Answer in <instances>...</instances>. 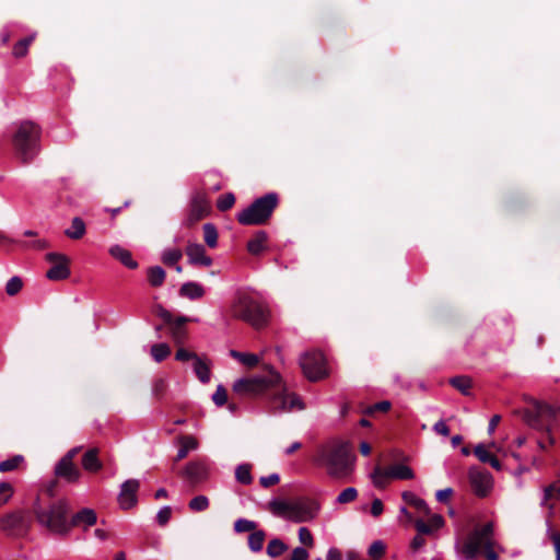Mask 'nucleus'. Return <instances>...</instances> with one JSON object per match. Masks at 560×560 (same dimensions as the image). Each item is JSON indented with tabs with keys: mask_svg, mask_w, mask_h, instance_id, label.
Returning a JSON list of instances; mask_svg holds the SVG:
<instances>
[{
	"mask_svg": "<svg viewBox=\"0 0 560 560\" xmlns=\"http://www.w3.org/2000/svg\"><path fill=\"white\" fill-rule=\"evenodd\" d=\"M474 454L481 463H488L490 458L493 456L486 450V446L481 443L475 446Z\"/></svg>",
	"mask_w": 560,
	"mask_h": 560,
	"instance_id": "49",
	"label": "nucleus"
},
{
	"mask_svg": "<svg viewBox=\"0 0 560 560\" xmlns=\"http://www.w3.org/2000/svg\"><path fill=\"white\" fill-rule=\"evenodd\" d=\"M182 475L191 483L203 482L210 475V462L207 458L191 460L185 466Z\"/></svg>",
	"mask_w": 560,
	"mask_h": 560,
	"instance_id": "14",
	"label": "nucleus"
},
{
	"mask_svg": "<svg viewBox=\"0 0 560 560\" xmlns=\"http://www.w3.org/2000/svg\"><path fill=\"white\" fill-rule=\"evenodd\" d=\"M85 223L84 221L75 217L72 219L71 226L65 231V234L72 240H79L85 234Z\"/></svg>",
	"mask_w": 560,
	"mask_h": 560,
	"instance_id": "30",
	"label": "nucleus"
},
{
	"mask_svg": "<svg viewBox=\"0 0 560 560\" xmlns=\"http://www.w3.org/2000/svg\"><path fill=\"white\" fill-rule=\"evenodd\" d=\"M271 408L277 412H289L295 409L303 410L305 406L296 394L279 387L271 398Z\"/></svg>",
	"mask_w": 560,
	"mask_h": 560,
	"instance_id": "11",
	"label": "nucleus"
},
{
	"mask_svg": "<svg viewBox=\"0 0 560 560\" xmlns=\"http://www.w3.org/2000/svg\"><path fill=\"white\" fill-rule=\"evenodd\" d=\"M389 408H390V402L388 400H383V401L376 402L372 407H370L369 412H374V411L385 412V411L389 410Z\"/></svg>",
	"mask_w": 560,
	"mask_h": 560,
	"instance_id": "61",
	"label": "nucleus"
},
{
	"mask_svg": "<svg viewBox=\"0 0 560 560\" xmlns=\"http://www.w3.org/2000/svg\"><path fill=\"white\" fill-rule=\"evenodd\" d=\"M453 493L452 488L441 489L436 492L435 497L439 502H446L450 495Z\"/></svg>",
	"mask_w": 560,
	"mask_h": 560,
	"instance_id": "64",
	"label": "nucleus"
},
{
	"mask_svg": "<svg viewBox=\"0 0 560 560\" xmlns=\"http://www.w3.org/2000/svg\"><path fill=\"white\" fill-rule=\"evenodd\" d=\"M27 49H28V48L25 46V44H24V43H22V40H19V42L13 46V50H12V52H13V55H14L15 57H23V56H25V55H26Z\"/></svg>",
	"mask_w": 560,
	"mask_h": 560,
	"instance_id": "62",
	"label": "nucleus"
},
{
	"mask_svg": "<svg viewBox=\"0 0 560 560\" xmlns=\"http://www.w3.org/2000/svg\"><path fill=\"white\" fill-rule=\"evenodd\" d=\"M209 504H210L209 499L206 495L200 494V495L194 497L189 501L188 506L194 512H202L209 508Z\"/></svg>",
	"mask_w": 560,
	"mask_h": 560,
	"instance_id": "41",
	"label": "nucleus"
},
{
	"mask_svg": "<svg viewBox=\"0 0 560 560\" xmlns=\"http://www.w3.org/2000/svg\"><path fill=\"white\" fill-rule=\"evenodd\" d=\"M23 462H24V457L22 455H15L9 459L2 460V462H0V472L13 471Z\"/></svg>",
	"mask_w": 560,
	"mask_h": 560,
	"instance_id": "42",
	"label": "nucleus"
},
{
	"mask_svg": "<svg viewBox=\"0 0 560 560\" xmlns=\"http://www.w3.org/2000/svg\"><path fill=\"white\" fill-rule=\"evenodd\" d=\"M198 357H199L198 354H196L195 352H190L185 348H178V350L175 353V359L177 361H182V362L189 361V360H191L194 362L195 358H198Z\"/></svg>",
	"mask_w": 560,
	"mask_h": 560,
	"instance_id": "53",
	"label": "nucleus"
},
{
	"mask_svg": "<svg viewBox=\"0 0 560 560\" xmlns=\"http://www.w3.org/2000/svg\"><path fill=\"white\" fill-rule=\"evenodd\" d=\"M165 271L160 266L148 269V280L152 287H161L165 280Z\"/></svg>",
	"mask_w": 560,
	"mask_h": 560,
	"instance_id": "35",
	"label": "nucleus"
},
{
	"mask_svg": "<svg viewBox=\"0 0 560 560\" xmlns=\"http://www.w3.org/2000/svg\"><path fill=\"white\" fill-rule=\"evenodd\" d=\"M192 369L201 383L207 384L210 382L211 372L209 361L201 357L195 358V361L192 362Z\"/></svg>",
	"mask_w": 560,
	"mask_h": 560,
	"instance_id": "23",
	"label": "nucleus"
},
{
	"mask_svg": "<svg viewBox=\"0 0 560 560\" xmlns=\"http://www.w3.org/2000/svg\"><path fill=\"white\" fill-rule=\"evenodd\" d=\"M402 499L410 505L415 506L418 511L424 513L425 515L430 514V509L427 504V502L415 495L412 492H404Z\"/></svg>",
	"mask_w": 560,
	"mask_h": 560,
	"instance_id": "32",
	"label": "nucleus"
},
{
	"mask_svg": "<svg viewBox=\"0 0 560 560\" xmlns=\"http://www.w3.org/2000/svg\"><path fill=\"white\" fill-rule=\"evenodd\" d=\"M140 488L138 479H128L120 486L118 494L119 506L124 510H129L137 504V492Z\"/></svg>",
	"mask_w": 560,
	"mask_h": 560,
	"instance_id": "16",
	"label": "nucleus"
},
{
	"mask_svg": "<svg viewBox=\"0 0 560 560\" xmlns=\"http://www.w3.org/2000/svg\"><path fill=\"white\" fill-rule=\"evenodd\" d=\"M265 532L255 530L248 536V547L253 552H259L262 550L265 541Z\"/></svg>",
	"mask_w": 560,
	"mask_h": 560,
	"instance_id": "36",
	"label": "nucleus"
},
{
	"mask_svg": "<svg viewBox=\"0 0 560 560\" xmlns=\"http://www.w3.org/2000/svg\"><path fill=\"white\" fill-rule=\"evenodd\" d=\"M235 196L232 192L221 195L217 200V207L220 211H226L233 207Z\"/></svg>",
	"mask_w": 560,
	"mask_h": 560,
	"instance_id": "44",
	"label": "nucleus"
},
{
	"mask_svg": "<svg viewBox=\"0 0 560 560\" xmlns=\"http://www.w3.org/2000/svg\"><path fill=\"white\" fill-rule=\"evenodd\" d=\"M69 502L66 499L57 500L48 508H42L38 502L34 506V513L38 524L47 528L51 534L66 536L70 533L68 514Z\"/></svg>",
	"mask_w": 560,
	"mask_h": 560,
	"instance_id": "3",
	"label": "nucleus"
},
{
	"mask_svg": "<svg viewBox=\"0 0 560 560\" xmlns=\"http://www.w3.org/2000/svg\"><path fill=\"white\" fill-rule=\"evenodd\" d=\"M46 259L52 264L47 270L46 277L52 281L65 280L70 276V260L65 254L48 253Z\"/></svg>",
	"mask_w": 560,
	"mask_h": 560,
	"instance_id": "13",
	"label": "nucleus"
},
{
	"mask_svg": "<svg viewBox=\"0 0 560 560\" xmlns=\"http://www.w3.org/2000/svg\"><path fill=\"white\" fill-rule=\"evenodd\" d=\"M179 294L189 300H198L205 295V289L198 282L188 281L180 287Z\"/></svg>",
	"mask_w": 560,
	"mask_h": 560,
	"instance_id": "25",
	"label": "nucleus"
},
{
	"mask_svg": "<svg viewBox=\"0 0 560 560\" xmlns=\"http://www.w3.org/2000/svg\"><path fill=\"white\" fill-rule=\"evenodd\" d=\"M372 481L375 487L384 488L387 483L389 477V469H382L381 467H376L371 474Z\"/></svg>",
	"mask_w": 560,
	"mask_h": 560,
	"instance_id": "38",
	"label": "nucleus"
},
{
	"mask_svg": "<svg viewBox=\"0 0 560 560\" xmlns=\"http://www.w3.org/2000/svg\"><path fill=\"white\" fill-rule=\"evenodd\" d=\"M268 235L265 231H258L255 233L252 240L247 243V250L252 255H259L265 249Z\"/></svg>",
	"mask_w": 560,
	"mask_h": 560,
	"instance_id": "28",
	"label": "nucleus"
},
{
	"mask_svg": "<svg viewBox=\"0 0 560 560\" xmlns=\"http://www.w3.org/2000/svg\"><path fill=\"white\" fill-rule=\"evenodd\" d=\"M468 478L472 491L477 497L485 498L490 493L493 487V478L490 472L477 467H471L468 472Z\"/></svg>",
	"mask_w": 560,
	"mask_h": 560,
	"instance_id": "12",
	"label": "nucleus"
},
{
	"mask_svg": "<svg viewBox=\"0 0 560 560\" xmlns=\"http://www.w3.org/2000/svg\"><path fill=\"white\" fill-rule=\"evenodd\" d=\"M256 528V523L246 518H238L234 523V530L236 533L252 532Z\"/></svg>",
	"mask_w": 560,
	"mask_h": 560,
	"instance_id": "45",
	"label": "nucleus"
},
{
	"mask_svg": "<svg viewBox=\"0 0 560 560\" xmlns=\"http://www.w3.org/2000/svg\"><path fill=\"white\" fill-rule=\"evenodd\" d=\"M22 280L21 278L14 276L9 279L5 285V292L8 295H15L22 289Z\"/></svg>",
	"mask_w": 560,
	"mask_h": 560,
	"instance_id": "46",
	"label": "nucleus"
},
{
	"mask_svg": "<svg viewBox=\"0 0 560 560\" xmlns=\"http://www.w3.org/2000/svg\"><path fill=\"white\" fill-rule=\"evenodd\" d=\"M13 494V487L9 482H0V506L8 502Z\"/></svg>",
	"mask_w": 560,
	"mask_h": 560,
	"instance_id": "48",
	"label": "nucleus"
},
{
	"mask_svg": "<svg viewBox=\"0 0 560 560\" xmlns=\"http://www.w3.org/2000/svg\"><path fill=\"white\" fill-rule=\"evenodd\" d=\"M299 540L304 546L312 547L314 545V539L312 533L306 527H300L299 529Z\"/></svg>",
	"mask_w": 560,
	"mask_h": 560,
	"instance_id": "52",
	"label": "nucleus"
},
{
	"mask_svg": "<svg viewBox=\"0 0 560 560\" xmlns=\"http://www.w3.org/2000/svg\"><path fill=\"white\" fill-rule=\"evenodd\" d=\"M277 205L278 195L276 192L266 194L237 213V221L243 225L262 224L271 217Z\"/></svg>",
	"mask_w": 560,
	"mask_h": 560,
	"instance_id": "6",
	"label": "nucleus"
},
{
	"mask_svg": "<svg viewBox=\"0 0 560 560\" xmlns=\"http://www.w3.org/2000/svg\"><path fill=\"white\" fill-rule=\"evenodd\" d=\"M158 315L163 319V322L165 324H167L168 326L175 320V318H173L172 314L163 308V307H159L158 310Z\"/></svg>",
	"mask_w": 560,
	"mask_h": 560,
	"instance_id": "63",
	"label": "nucleus"
},
{
	"mask_svg": "<svg viewBox=\"0 0 560 560\" xmlns=\"http://www.w3.org/2000/svg\"><path fill=\"white\" fill-rule=\"evenodd\" d=\"M109 254L127 268L136 269L138 267V262L132 259L131 253L120 245L112 246L109 248Z\"/></svg>",
	"mask_w": 560,
	"mask_h": 560,
	"instance_id": "22",
	"label": "nucleus"
},
{
	"mask_svg": "<svg viewBox=\"0 0 560 560\" xmlns=\"http://www.w3.org/2000/svg\"><path fill=\"white\" fill-rule=\"evenodd\" d=\"M180 447L177 451L175 460L184 459L190 451H196L198 448V441L190 435H186L180 438L179 440Z\"/></svg>",
	"mask_w": 560,
	"mask_h": 560,
	"instance_id": "27",
	"label": "nucleus"
},
{
	"mask_svg": "<svg viewBox=\"0 0 560 560\" xmlns=\"http://www.w3.org/2000/svg\"><path fill=\"white\" fill-rule=\"evenodd\" d=\"M150 353L153 360L160 363L171 354V347L165 342L155 343L151 347Z\"/></svg>",
	"mask_w": 560,
	"mask_h": 560,
	"instance_id": "33",
	"label": "nucleus"
},
{
	"mask_svg": "<svg viewBox=\"0 0 560 560\" xmlns=\"http://www.w3.org/2000/svg\"><path fill=\"white\" fill-rule=\"evenodd\" d=\"M308 551L304 547H296L292 550L291 560H306Z\"/></svg>",
	"mask_w": 560,
	"mask_h": 560,
	"instance_id": "56",
	"label": "nucleus"
},
{
	"mask_svg": "<svg viewBox=\"0 0 560 560\" xmlns=\"http://www.w3.org/2000/svg\"><path fill=\"white\" fill-rule=\"evenodd\" d=\"M55 476L68 483H75L81 477L80 469L71 460L60 458L54 469Z\"/></svg>",
	"mask_w": 560,
	"mask_h": 560,
	"instance_id": "17",
	"label": "nucleus"
},
{
	"mask_svg": "<svg viewBox=\"0 0 560 560\" xmlns=\"http://www.w3.org/2000/svg\"><path fill=\"white\" fill-rule=\"evenodd\" d=\"M279 480H280V476L275 472V474H270L268 476H262L259 479V482L262 487L268 488L270 486L278 483Z\"/></svg>",
	"mask_w": 560,
	"mask_h": 560,
	"instance_id": "54",
	"label": "nucleus"
},
{
	"mask_svg": "<svg viewBox=\"0 0 560 560\" xmlns=\"http://www.w3.org/2000/svg\"><path fill=\"white\" fill-rule=\"evenodd\" d=\"M172 516V509L168 505L161 508L156 514V521L161 526H164L168 523Z\"/></svg>",
	"mask_w": 560,
	"mask_h": 560,
	"instance_id": "50",
	"label": "nucleus"
},
{
	"mask_svg": "<svg viewBox=\"0 0 560 560\" xmlns=\"http://www.w3.org/2000/svg\"><path fill=\"white\" fill-rule=\"evenodd\" d=\"M212 400L218 407L225 405L228 400V394L223 385H218L217 390L212 395Z\"/></svg>",
	"mask_w": 560,
	"mask_h": 560,
	"instance_id": "47",
	"label": "nucleus"
},
{
	"mask_svg": "<svg viewBox=\"0 0 560 560\" xmlns=\"http://www.w3.org/2000/svg\"><path fill=\"white\" fill-rule=\"evenodd\" d=\"M429 523L431 527H433V530H438L444 525V518L440 514H434L430 517Z\"/></svg>",
	"mask_w": 560,
	"mask_h": 560,
	"instance_id": "60",
	"label": "nucleus"
},
{
	"mask_svg": "<svg viewBox=\"0 0 560 560\" xmlns=\"http://www.w3.org/2000/svg\"><path fill=\"white\" fill-rule=\"evenodd\" d=\"M0 528L9 535L20 536L26 533L28 522L22 512H12L0 520Z\"/></svg>",
	"mask_w": 560,
	"mask_h": 560,
	"instance_id": "15",
	"label": "nucleus"
},
{
	"mask_svg": "<svg viewBox=\"0 0 560 560\" xmlns=\"http://www.w3.org/2000/svg\"><path fill=\"white\" fill-rule=\"evenodd\" d=\"M235 478L242 485H249L253 481L250 466L247 464L238 465L235 469Z\"/></svg>",
	"mask_w": 560,
	"mask_h": 560,
	"instance_id": "40",
	"label": "nucleus"
},
{
	"mask_svg": "<svg viewBox=\"0 0 560 560\" xmlns=\"http://www.w3.org/2000/svg\"><path fill=\"white\" fill-rule=\"evenodd\" d=\"M232 315L250 324L255 328H260L267 324L268 308L256 296L247 292H238L231 306Z\"/></svg>",
	"mask_w": 560,
	"mask_h": 560,
	"instance_id": "4",
	"label": "nucleus"
},
{
	"mask_svg": "<svg viewBox=\"0 0 560 560\" xmlns=\"http://www.w3.org/2000/svg\"><path fill=\"white\" fill-rule=\"evenodd\" d=\"M15 132L12 137L13 145L23 164L31 163L39 152V127L28 120L15 124Z\"/></svg>",
	"mask_w": 560,
	"mask_h": 560,
	"instance_id": "5",
	"label": "nucleus"
},
{
	"mask_svg": "<svg viewBox=\"0 0 560 560\" xmlns=\"http://www.w3.org/2000/svg\"><path fill=\"white\" fill-rule=\"evenodd\" d=\"M384 506L383 502L380 499H374L371 504V514L375 517L380 516L383 513Z\"/></svg>",
	"mask_w": 560,
	"mask_h": 560,
	"instance_id": "59",
	"label": "nucleus"
},
{
	"mask_svg": "<svg viewBox=\"0 0 560 560\" xmlns=\"http://www.w3.org/2000/svg\"><path fill=\"white\" fill-rule=\"evenodd\" d=\"M388 469L392 479L410 480L415 477L412 469L404 464L393 465Z\"/></svg>",
	"mask_w": 560,
	"mask_h": 560,
	"instance_id": "29",
	"label": "nucleus"
},
{
	"mask_svg": "<svg viewBox=\"0 0 560 560\" xmlns=\"http://www.w3.org/2000/svg\"><path fill=\"white\" fill-rule=\"evenodd\" d=\"M280 385V374L276 372L272 368H269L268 376L238 378L234 382L233 389L240 395H258Z\"/></svg>",
	"mask_w": 560,
	"mask_h": 560,
	"instance_id": "9",
	"label": "nucleus"
},
{
	"mask_svg": "<svg viewBox=\"0 0 560 560\" xmlns=\"http://www.w3.org/2000/svg\"><path fill=\"white\" fill-rule=\"evenodd\" d=\"M271 513L293 523H306L317 517L320 504L310 498L295 500L273 499L269 502Z\"/></svg>",
	"mask_w": 560,
	"mask_h": 560,
	"instance_id": "2",
	"label": "nucleus"
},
{
	"mask_svg": "<svg viewBox=\"0 0 560 560\" xmlns=\"http://www.w3.org/2000/svg\"><path fill=\"white\" fill-rule=\"evenodd\" d=\"M557 491L560 494V487H557L556 485H550L544 489V497L541 500V505H546L547 501L551 498L552 492Z\"/></svg>",
	"mask_w": 560,
	"mask_h": 560,
	"instance_id": "58",
	"label": "nucleus"
},
{
	"mask_svg": "<svg viewBox=\"0 0 560 560\" xmlns=\"http://www.w3.org/2000/svg\"><path fill=\"white\" fill-rule=\"evenodd\" d=\"M202 230L205 243L210 248H215L218 246V230L215 225L212 223H206L203 224Z\"/></svg>",
	"mask_w": 560,
	"mask_h": 560,
	"instance_id": "34",
	"label": "nucleus"
},
{
	"mask_svg": "<svg viewBox=\"0 0 560 560\" xmlns=\"http://www.w3.org/2000/svg\"><path fill=\"white\" fill-rule=\"evenodd\" d=\"M433 431L438 434H441L443 436H447L450 434V429L444 420H439L433 425Z\"/></svg>",
	"mask_w": 560,
	"mask_h": 560,
	"instance_id": "57",
	"label": "nucleus"
},
{
	"mask_svg": "<svg viewBox=\"0 0 560 560\" xmlns=\"http://www.w3.org/2000/svg\"><path fill=\"white\" fill-rule=\"evenodd\" d=\"M494 541L493 525L487 523L480 527H476L467 537L465 544L460 548V556L463 560H475L477 556L486 547Z\"/></svg>",
	"mask_w": 560,
	"mask_h": 560,
	"instance_id": "8",
	"label": "nucleus"
},
{
	"mask_svg": "<svg viewBox=\"0 0 560 560\" xmlns=\"http://www.w3.org/2000/svg\"><path fill=\"white\" fill-rule=\"evenodd\" d=\"M230 355L232 358L236 359L237 361H240L242 364L248 366V368L256 366L259 363V361H260V358L257 354L247 353V352H240V351H236V350H231L230 351Z\"/></svg>",
	"mask_w": 560,
	"mask_h": 560,
	"instance_id": "31",
	"label": "nucleus"
},
{
	"mask_svg": "<svg viewBox=\"0 0 560 560\" xmlns=\"http://www.w3.org/2000/svg\"><path fill=\"white\" fill-rule=\"evenodd\" d=\"M188 322H199L198 318L179 316L170 325V334L176 345H183L187 337L185 324Z\"/></svg>",
	"mask_w": 560,
	"mask_h": 560,
	"instance_id": "21",
	"label": "nucleus"
},
{
	"mask_svg": "<svg viewBox=\"0 0 560 560\" xmlns=\"http://www.w3.org/2000/svg\"><path fill=\"white\" fill-rule=\"evenodd\" d=\"M82 467L91 472H96L102 468V463L97 456V450L91 448L82 457Z\"/></svg>",
	"mask_w": 560,
	"mask_h": 560,
	"instance_id": "26",
	"label": "nucleus"
},
{
	"mask_svg": "<svg viewBox=\"0 0 560 560\" xmlns=\"http://www.w3.org/2000/svg\"><path fill=\"white\" fill-rule=\"evenodd\" d=\"M358 498V490L354 487L343 489L336 498V503L347 504L353 502Z\"/></svg>",
	"mask_w": 560,
	"mask_h": 560,
	"instance_id": "43",
	"label": "nucleus"
},
{
	"mask_svg": "<svg viewBox=\"0 0 560 560\" xmlns=\"http://www.w3.org/2000/svg\"><path fill=\"white\" fill-rule=\"evenodd\" d=\"M560 415V406H551L549 404L533 400V409L524 411L523 419L533 429L538 431H546L548 436V443L555 444V438L551 435V425L544 424L545 420H553Z\"/></svg>",
	"mask_w": 560,
	"mask_h": 560,
	"instance_id": "7",
	"label": "nucleus"
},
{
	"mask_svg": "<svg viewBox=\"0 0 560 560\" xmlns=\"http://www.w3.org/2000/svg\"><path fill=\"white\" fill-rule=\"evenodd\" d=\"M97 522V515L93 509L84 508L75 513L70 520V530L73 527H81L84 530L95 525Z\"/></svg>",
	"mask_w": 560,
	"mask_h": 560,
	"instance_id": "20",
	"label": "nucleus"
},
{
	"mask_svg": "<svg viewBox=\"0 0 560 560\" xmlns=\"http://www.w3.org/2000/svg\"><path fill=\"white\" fill-rule=\"evenodd\" d=\"M185 252L188 262L192 266L210 267L213 262L202 244L188 243Z\"/></svg>",
	"mask_w": 560,
	"mask_h": 560,
	"instance_id": "18",
	"label": "nucleus"
},
{
	"mask_svg": "<svg viewBox=\"0 0 560 560\" xmlns=\"http://www.w3.org/2000/svg\"><path fill=\"white\" fill-rule=\"evenodd\" d=\"M416 529L420 535H428L433 533V527H431L430 523H425L422 520H417L415 523Z\"/></svg>",
	"mask_w": 560,
	"mask_h": 560,
	"instance_id": "55",
	"label": "nucleus"
},
{
	"mask_svg": "<svg viewBox=\"0 0 560 560\" xmlns=\"http://www.w3.org/2000/svg\"><path fill=\"white\" fill-rule=\"evenodd\" d=\"M287 549L288 546L281 539L275 538L267 545V555L271 558H276L281 556Z\"/></svg>",
	"mask_w": 560,
	"mask_h": 560,
	"instance_id": "39",
	"label": "nucleus"
},
{
	"mask_svg": "<svg viewBox=\"0 0 560 560\" xmlns=\"http://www.w3.org/2000/svg\"><path fill=\"white\" fill-rule=\"evenodd\" d=\"M450 384L459 390L463 395H469L471 380L468 376H455L450 380Z\"/></svg>",
	"mask_w": 560,
	"mask_h": 560,
	"instance_id": "37",
	"label": "nucleus"
},
{
	"mask_svg": "<svg viewBox=\"0 0 560 560\" xmlns=\"http://www.w3.org/2000/svg\"><path fill=\"white\" fill-rule=\"evenodd\" d=\"M183 252L176 247L165 248L161 254V260L166 266H175V270L180 273L182 267L177 262L182 259Z\"/></svg>",
	"mask_w": 560,
	"mask_h": 560,
	"instance_id": "24",
	"label": "nucleus"
},
{
	"mask_svg": "<svg viewBox=\"0 0 560 560\" xmlns=\"http://www.w3.org/2000/svg\"><path fill=\"white\" fill-rule=\"evenodd\" d=\"M314 463L334 478H346L354 469V456L346 442H329L318 447Z\"/></svg>",
	"mask_w": 560,
	"mask_h": 560,
	"instance_id": "1",
	"label": "nucleus"
},
{
	"mask_svg": "<svg viewBox=\"0 0 560 560\" xmlns=\"http://www.w3.org/2000/svg\"><path fill=\"white\" fill-rule=\"evenodd\" d=\"M385 545L382 540H375L369 548V555L373 558H381L384 555Z\"/></svg>",
	"mask_w": 560,
	"mask_h": 560,
	"instance_id": "51",
	"label": "nucleus"
},
{
	"mask_svg": "<svg viewBox=\"0 0 560 560\" xmlns=\"http://www.w3.org/2000/svg\"><path fill=\"white\" fill-rule=\"evenodd\" d=\"M209 202L203 194H196L190 201V210L187 217L189 225L196 223L209 213Z\"/></svg>",
	"mask_w": 560,
	"mask_h": 560,
	"instance_id": "19",
	"label": "nucleus"
},
{
	"mask_svg": "<svg viewBox=\"0 0 560 560\" xmlns=\"http://www.w3.org/2000/svg\"><path fill=\"white\" fill-rule=\"evenodd\" d=\"M300 365L304 375L312 382L328 375L326 359L319 351H307L300 357Z\"/></svg>",
	"mask_w": 560,
	"mask_h": 560,
	"instance_id": "10",
	"label": "nucleus"
}]
</instances>
